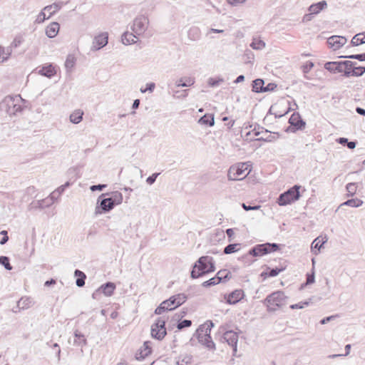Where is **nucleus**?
Wrapping results in <instances>:
<instances>
[{
    "instance_id": "obj_64",
    "label": "nucleus",
    "mask_w": 365,
    "mask_h": 365,
    "mask_svg": "<svg viewBox=\"0 0 365 365\" xmlns=\"http://www.w3.org/2000/svg\"><path fill=\"white\" fill-rule=\"evenodd\" d=\"M106 187V185L99 184L91 186L90 189L91 191L102 190Z\"/></svg>"
},
{
    "instance_id": "obj_53",
    "label": "nucleus",
    "mask_w": 365,
    "mask_h": 365,
    "mask_svg": "<svg viewBox=\"0 0 365 365\" xmlns=\"http://www.w3.org/2000/svg\"><path fill=\"white\" fill-rule=\"evenodd\" d=\"M155 88V84L154 83H147L145 88H141L140 89V91L143 93H144L147 91L152 93L154 91Z\"/></svg>"
},
{
    "instance_id": "obj_55",
    "label": "nucleus",
    "mask_w": 365,
    "mask_h": 365,
    "mask_svg": "<svg viewBox=\"0 0 365 365\" xmlns=\"http://www.w3.org/2000/svg\"><path fill=\"white\" fill-rule=\"evenodd\" d=\"M45 11H41L37 16L36 17V22L38 23V24H41L43 23L47 18L46 17V14H45Z\"/></svg>"
},
{
    "instance_id": "obj_44",
    "label": "nucleus",
    "mask_w": 365,
    "mask_h": 365,
    "mask_svg": "<svg viewBox=\"0 0 365 365\" xmlns=\"http://www.w3.org/2000/svg\"><path fill=\"white\" fill-rule=\"evenodd\" d=\"M224 81L223 78H210L207 81V83L209 86L210 87H215L217 86L220 83H222Z\"/></svg>"
},
{
    "instance_id": "obj_42",
    "label": "nucleus",
    "mask_w": 365,
    "mask_h": 365,
    "mask_svg": "<svg viewBox=\"0 0 365 365\" xmlns=\"http://www.w3.org/2000/svg\"><path fill=\"white\" fill-rule=\"evenodd\" d=\"M12 48H13L11 46H8L7 48L4 47L2 59L0 60V61L4 63L8 61V59L12 53Z\"/></svg>"
},
{
    "instance_id": "obj_1",
    "label": "nucleus",
    "mask_w": 365,
    "mask_h": 365,
    "mask_svg": "<svg viewBox=\"0 0 365 365\" xmlns=\"http://www.w3.org/2000/svg\"><path fill=\"white\" fill-rule=\"evenodd\" d=\"M24 100L20 95L7 96L0 103V109L9 117L21 113L24 109Z\"/></svg>"
},
{
    "instance_id": "obj_9",
    "label": "nucleus",
    "mask_w": 365,
    "mask_h": 365,
    "mask_svg": "<svg viewBox=\"0 0 365 365\" xmlns=\"http://www.w3.org/2000/svg\"><path fill=\"white\" fill-rule=\"evenodd\" d=\"M148 26V18L145 15H139L134 19L131 26V29L136 35L143 36L145 34Z\"/></svg>"
},
{
    "instance_id": "obj_22",
    "label": "nucleus",
    "mask_w": 365,
    "mask_h": 365,
    "mask_svg": "<svg viewBox=\"0 0 365 365\" xmlns=\"http://www.w3.org/2000/svg\"><path fill=\"white\" fill-rule=\"evenodd\" d=\"M327 241V237L320 238V237H317L312 243L311 250L314 253V255H317L318 252L322 247L323 245Z\"/></svg>"
},
{
    "instance_id": "obj_45",
    "label": "nucleus",
    "mask_w": 365,
    "mask_h": 365,
    "mask_svg": "<svg viewBox=\"0 0 365 365\" xmlns=\"http://www.w3.org/2000/svg\"><path fill=\"white\" fill-rule=\"evenodd\" d=\"M75 337H76L78 339H81L82 341H75L76 344H78V345H86V339L84 337V335L80 333L78 330H76L74 332Z\"/></svg>"
},
{
    "instance_id": "obj_5",
    "label": "nucleus",
    "mask_w": 365,
    "mask_h": 365,
    "mask_svg": "<svg viewBox=\"0 0 365 365\" xmlns=\"http://www.w3.org/2000/svg\"><path fill=\"white\" fill-rule=\"evenodd\" d=\"M187 295L180 293L171 296L168 299L163 301L155 310V314H161L165 311H171L185 303L187 300Z\"/></svg>"
},
{
    "instance_id": "obj_18",
    "label": "nucleus",
    "mask_w": 365,
    "mask_h": 365,
    "mask_svg": "<svg viewBox=\"0 0 365 365\" xmlns=\"http://www.w3.org/2000/svg\"><path fill=\"white\" fill-rule=\"evenodd\" d=\"M289 123L297 129H302L305 126V122L302 119L298 113H293L289 118Z\"/></svg>"
},
{
    "instance_id": "obj_27",
    "label": "nucleus",
    "mask_w": 365,
    "mask_h": 365,
    "mask_svg": "<svg viewBox=\"0 0 365 365\" xmlns=\"http://www.w3.org/2000/svg\"><path fill=\"white\" fill-rule=\"evenodd\" d=\"M83 112L81 110H76L70 115V121L73 124H78L83 120Z\"/></svg>"
},
{
    "instance_id": "obj_3",
    "label": "nucleus",
    "mask_w": 365,
    "mask_h": 365,
    "mask_svg": "<svg viewBox=\"0 0 365 365\" xmlns=\"http://www.w3.org/2000/svg\"><path fill=\"white\" fill-rule=\"evenodd\" d=\"M288 297L282 291L274 292L267 296L264 304L268 312H276L287 304Z\"/></svg>"
},
{
    "instance_id": "obj_17",
    "label": "nucleus",
    "mask_w": 365,
    "mask_h": 365,
    "mask_svg": "<svg viewBox=\"0 0 365 365\" xmlns=\"http://www.w3.org/2000/svg\"><path fill=\"white\" fill-rule=\"evenodd\" d=\"M115 289V284L113 282H106L101 285L98 290H96L92 295L93 298H95L96 294L98 292L101 291L106 297H110L114 290Z\"/></svg>"
},
{
    "instance_id": "obj_57",
    "label": "nucleus",
    "mask_w": 365,
    "mask_h": 365,
    "mask_svg": "<svg viewBox=\"0 0 365 365\" xmlns=\"http://www.w3.org/2000/svg\"><path fill=\"white\" fill-rule=\"evenodd\" d=\"M160 175L159 173H153L152 175L149 176L147 179H146V182L149 185H152L155 182L157 177Z\"/></svg>"
},
{
    "instance_id": "obj_49",
    "label": "nucleus",
    "mask_w": 365,
    "mask_h": 365,
    "mask_svg": "<svg viewBox=\"0 0 365 365\" xmlns=\"http://www.w3.org/2000/svg\"><path fill=\"white\" fill-rule=\"evenodd\" d=\"M192 324V322L190 320H188V319H184L181 322H180L178 324V329L179 330L180 329H182L183 328H185V327H190Z\"/></svg>"
},
{
    "instance_id": "obj_33",
    "label": "nucleus",
    "mask_w": 365,
    "mask_h": 365,
    "mask_svg": "<svg viewBox=\"0 0 365 365\" xmlns=\"http://www.w3.org/2000/svg\"><path fill=\"white\" fill-rule=\"evenodd\" d=\"M199 123L202 125L212 126L215 124L214 115L206 114L200 118Z\"/></svg>"
},
{
    "instance_id": "obj_56",
    "label": "nucleus",
    "mask_w": 365,
    "mask_h": 365,
    "mask_svg": "<svg viewBox=\"0 0 365 365\" xmlns=\"http://www.w3.org/2000/svg\"><path fill=\"white\" fill-rule=\"evenodd\" d=\"M346 58H351V59H357L360 61H365V53H360V54H355V55H351L346 56Z\"/></svg>"
},
{
    "instance_id": "obj_51",
    "label": "nucleus",
    "mask_w": 365,
    "mask_h": 365,
    "mask_svg": "<svg viewBox=\"0 0 365 365\" xmlns=\"http://www.w3.org/2000/svg\"><path fill=\"white\" fill-rule=\"evenodd\" d=\"M257 250V253L258 256H262L265 254H267V250H265L263 244L257 245L255 246Z\"/></svg>"
},
{
    "instance_id": "obj_47",
    "label": "nucleus",
    "mask_w": 365,
    "mask_h": 365,
    "mask_svg": "<svg viewBox=\"0 0 365 365\" xmlns=\"http://www.w3.org/2000/svg\"><path fill=\"white\" fill-rule=\"evenodd\" d=\"M23 42V38L21 36H16L12 42L11 43V46L14 48H16L19 47Z\"/></svg>"
},
{
    "instance_id": "obj_25",
    "label": "nucleus",
    "mask_w": 365,
    "mask_h": 365,
    "mask_svg": "<svg viewBox=\"0 0 365 365\" xmlns=\"http://www.w3.org/2000/svg\"><path fill=\"white\" fill-rule=\"evenodd\" d=\"M63 6L62 2L53 3V4L46 6L43 8V11H46L49 13V16L47 19L50 18L52 15L56 14L58 11H59Z\"/></svg>"
},
{
    "instance_id": "obj_39",
    "label": "nucleus",
    "mask_w": 365,
    "mask_h": 365,
    "mask_svg": "<svg viewBox=\"0 0 365 365\" xmlns=\"http://www.w3.org/2000/svg\"><path fill=\"white\" fill-rule=\"evenodd\" d=\"M219 283H220V277L215 276L210 279L209 280L204 282L202 285L204 287H209L211 286L218 284Z\"/></svg>"
},
{
    "instance_id": "obj_13",
    "label": "nucleus",
    "mask_w": 365,
    "mask_h": 365,
    "mask_svg": "<svg viewBox=\"0 0 365 365\" xmlns=\"http://www.w3.org/2000/svg\"><path fill=\"white\" fill-rule=\"evenodd\" d=\"M245 294L242 289H235L229 294H225L224 299L229 304H235L245 297Z\"/></svg>"
},
{
    "instance_id": "obj_31",
    "label": "nucleus",
    "mask_w": 365,
    "mask_h": 365,
    "mask_svg": "<svg viewBox=\"0 0 365 365\" xmlns=\"http://www.w3.org/2000/svg\"><path fill=\"white\" fill-rule=\"evenodd\" d=\"M152 349L150 346L149 341L144 342L143 345L140 349V357L142 359L145 358L151 354Z\"/></svg>"
},
{
    "instance_id": "obj_52",
    "label": "nucleus",
    "mask_w": 365,
    "mask_h": 365,
    "mask_svg": "<svg viewBox=\"0 0 365 365\" xmlns=\"http://www.w3.org/2000/svg\"><path fill=\"white\" fill-rule=\"evenodd\" d=\"M230 272H227V270H220L219 271L217 274H216V277H220V282L222 281V279H230Z\"/></svg>"
},
{
    "instance_id": "obj_26",
    "label": "nucleus",
    "mask_w": 365,
    "mask_h": 365,
    "mask_svg": "<svg viewBox=\"0 0 365 365\" xmlns=\"http://www.w3.org/2000/svg\"><path fill=\"white\" fill-rule=\"evenodd\" d=\"M103 212H107L110 211L114 207L115 205L112 202L111 199L103 198L100 202V206H99Z\"/></svg>"
},
{
    "instance_id": "obj_58",
    "label": "nucleus",
    "mask_w": 365,
    "mask_h": 365,
    "mask_svg": "<svg viewBox=\"0 0 365 365\" xmlns=\"http://www.w3.org/2000/svg\"><path fill=\"white\" fill-rule=\"evenodd\" d=\"M192 34V39H196L199 37V29L196 27L192 28L189 31V36Z\"/></svg>"
},
{
    "instance_id": "obj_59",
    "label": "nucleus",
    "mask_w": 365,
    "mask_h": 365,
    "mask_svg": "<svg viewBox=\"0 0 365 365\" xmlns=\"http://www.w3.org/2000/svg\"><path fill=\"white\" fill-rule=\"evenodd\" d=\"M277 87V85L273 83H269L266 86H264V92L272 91Z\"/></svg>"
},
{
    "instance_id": "obj_48",
    "label": "nucleus",
    "mask_w": 365,
    "mask_h": 365,
    "mask_svg": "<svg viewBox=\"0 0 365 365\" xmlns=\"http://www.w3.org/2000/svg\"><path fill=\"white\" fill-rule=\"evenodd\" d=\"M309 304V301L300 302L297 304H292L290 306V308L292 309H303V308L307 307Z\"/></svg>"
},
{
    "instance_id": "obj_14",
    "label": "nucleus",
    "mask_w": 365,
    "mask_h": 365,
    "mask_svg": "<svg viewBox=\"0 0 365 365\" xmlns=\"http://www.w3.org/2000/svg\"><path fill=\"white\" fill-rule=\"evenodd\" d=\"M34 302L31 297H23L18 302L16 307L13 309L14 313H17L21 310H24L33 306Z\"/></svg>"
},
{
    "instance_id": "obj_11",
    "label": "nucleus",
    "mask_w": 365,
    "mask_h": 365,
    "mask_svg": "<svg viewBox=\"0 0 365 365\" xmlns=\"http://www.w3.org/2000/svg\"><path fill=\"white\" fill-rule=\"evenodd\" d=\"M108 41V34L102 32L96 36L93 40L91 50L93 51H98L106 46Z\"/></svg>"
},
{
    "instance_id": "obj_34",
    "label": "nucleus",
    "mask_w": 365,
    "mask_h": 365,
    "mask_svg": "<svg viewBox=\"0 0 365 365\" xmlns=\"http://www.w3.org/2000/svg\"><path fill=\"white\" fill-rule=\"evenodd\" d=\"M351 43L356 46L362 43H365V34H357L351 39Z\"/></svg>"
},
{
    "instance_id": "obj_60",
    "label": "nucleus",
    "mask_w": 365,
    "mask_h": 365,
    "mask_svg": "<svg viewBox=\"0 0 365 365\" xmlns=\"http://www.w3.org/2000/svg\"><path fill=\"white\" fill-rule=\"evenodd\" d=\"M227 2L232 6H238L240 4H244L247 0H226Z\"/></svg>"
},
{
    "instance_id": "obj_10",
    "label": "nucleus",
    "mask_w": 365,
    "mask_h": 365,
    "mask_svg": "<svg viewBox=\"0 0 365 365\" xmlns=\"http://www.w3.org/2000/svg\"><path fill=\"white\" fill-rule=\"evenodd\" d=\"M165 325V320L161 317H158L155 322L151 326V336L152 337L162 340L167 334Z\"/></svg>"
},
{
    "instance_id": "obj_30",
    "label": "nucleus",
    "mask_w": 365,
    "mask_h": 365,
    "mask_svg": "<svg viewBox=\"0 0 365 365\" xmlns=\"http://www.w3.org/2000/svg\"><path fill=\"white\" fill-rule=\"evenodd\" d=\"M356 63L353 62V66L350 70V76H361L365 73V67L364 66H356Z\"/></svg>"
},
{
    "instance_id": "obj_54",
    "label": "nucleus",
    "mask_w": 365,
    "mask_h": 365,
    "mask_svg": "<svg viewBox=\"0 0 365 365\" xmlns=\"http://www.w3.org/2000/svg\"><path fill=\"white\" fill-rule=\"evenodd\" d=\"M69 186H70V182H66L65 184L61 185L57 189H56L55 191L58 194V196H60L65 191V190L67 187H68Z\"/></svg>"
},
{
    "instance_id": "obj_46",
    "label": "nucleus",
    "mask_w": 365,
    "mask_h": 365,
    "mask_svg": "<svg viewBox=\"0 0 365 365\" xmlns=\"http://www.w3.org/2000/svg\"><path fill=\"white\" fill-rule=\"evenodd\" d=\"M265 250H267V253L274 252L279 248V245L276 243H265L263 244Z\"/></svg>"
},
{
    "instance_id": "obj_38",
    "label": "nucleus",
    "mask_w": 365,
    "mask_h": 365,
    "mask_svg": "<svg viewBox=\"0 0 365 365\" xmlns=\"http://www.w3.org/2000/svg\"><path fill=\"white\" fill-rule=\"evenodd\" d=\"M362 204H363V201L361 200L358 199V198H353V199L346 200V202L342 203L341 205V206L342 205H348V206H350L352 207H359L361 205H362Z\"/></svg>"
},
{
    "instance_id": "obj_20",
    "label": "nucleus",
    "mask_w": 365,
    "mask_h": 365,
    "mask_svg": "<svg viewBox=\"0 0 365 365\" xmlns=\"http://www.w3.org/2000/svg\"><path fill=\"white\" fill-rule=\"evenodd\" d=\"M138 36H139L136 35L133 32L130 33L128 31H126L122 35L121 41L122 43L125 45L133 44L137 42Z\"/></svg>"
},
{
    "instance_id": "obj_4",
    "label": "nucleus",
    "mask_w": 365,
    "mask_h": 365,
    "mask_svg": "<svg viewBox=\"0 0 365 365\" xmlns=\"http://www.w3.org/2000/svg\"><path fill=\"white\" fill-rule=\"evenodd\" d=\"M214 324L212 321H207L205 324L200 325L196 331L198 342L209 349H215V344L213 342L210 331Z\"/></svg>"
},
{
    "instance_id": "obj_40",
    "label": "nucleus",
    "mask_w": 365,
    "mask_h": 365,
    "mask_svg": "<svg viewBox=\"0 0 365 365\" xmlns=\"http://www.w3.org/2000/svg\"><path fill=\"white\" fill-rule=\"evenodd\" d=\"M284 269V268H273L271 269L269 272H263L262 273V276H268L269 277H273L277 276L281 272H282Z\"/></svg>"
},
{
    "instance_id": "obj_28",
    "label": "nucleus",
    "mask_w": 365,
    "mask_h": 365,
    "mask_svg": "<svg viewBox=\"0 0 365 365\" xmlns=\"http://www.w3.org/2000/svg\"><path fill=\"white\" fill-rule=\"evenodd\" d=\"M74 275L77 277L76 281V286L78 287H83L85 284V279L86 278L85 273L79 269H76L74 272Z\"/></svg>"
},
{
    "instance_id": "obj_7",
    "label": "nucleus",
    "mask_w": 365,
    "mask_h": 365,
    "mask_svg": "<svg viewBox=\"0 0 365 365\" xmlns=\"http://www.w3.org/2000/svg\"><path fill=\"white\" fill-rule=\"evenodd\" d=\"M353 66V61H329L324 64V68L331 73H344L346 78L349 77L350 70Z\"/></svg>"
},
{
    "instance_id": "obj_35",
    "label": "nucleus",
    "mask_w": 365,
    "mask_h": 365,
    "mask_svg": "<svg viewBox=\"0 0 365 365\" xmlns=\"http://www.w3.org/2000/svg\"><path fill=\"white\" fill-rule=\"evenodd\" d=\"M76 59L72 54L68 55L66 61L65 67L68 71H71L76 64Z\"/></svg>"
},
{
    "instance_id": "obj_63",
    "label": "nucleus",
    "mask_w": 365,
    "mask_h": 365,
    "mask_svg": "<svg viewBox=\"0 0 365 365\" xmlns=\"http://www.w3.org/2000/svg\"><path fill=\"white\" fill-rule=\"evenodd\" d=\"M337 317V315H331V316H329V317H325L324 319H322L321 321H320V324H327V322L336 319Z\"/></svg>"
},
{
    "instance_id": "obj_8",
    "label": "nucleus",
    "mask_w": 365,
    "mask_h": 365,
    "mask_svg": "<svg viewBox=\"0 0 365 365\" xmlns=\"http://www.w3.org/2000/svg\"><path fill=\"white\" fill-rule=\"evenodd\" d=\"M301 186L295 185L286 192L282 193L278 199L277 203L280 206H285L299 199V189Z\"/></svg>"
},
{
    "instance_id": "obj_43",
    "label": "nucleus",
    "mask_w": 365,
    "mask_h": 365,
    "mask_svg": "<svg viewBox=\"0 0 365 365\" xmlns=\"http://www.w3.org/2000/svg\"><path fill=\"white\" fill-rule=\"evenodd\" d=\"M0 264L4 267L6 270H11L12 266L10 264L9 258L6 256L0 257Z\"/></svg>"
},
{
    "instance_id": "obj_23",
    "label": "nucleus",
    "mask_w": 365,
    "mask_h": 365,
    "mask_svg": "<svg viewBox=\"0 0 365 365\" xmlns=\"http://www.w3.org/2000/svg\"><path fill=\"white\" fill-rule=\"evenodd\" d=\"M327 6V4L326 1H322L317 4H312L309 7V11L311 12V14H317L321 11L324 9Z\"/></svg>"
},
{
    "instance_id": "obj_36",
    "label": "nucleus",
    "mask_w": 365,
    "mask_h": 365,
    "mask_svg": "<svg viewBox=\"0 0 365 365\" xmlns=\"http://www.w3.org/2000/svg\"><path fill=\"white\" fill-rule=\"evenodd\" d=\"M109 199H111L112 202L115 205H118L122 203L123 202V195L121 192L118 191H115L111 193V197H108Z\"/></svg>"
},
{
    "instance_id": "obj_19",
    "label": "nucleus",
    "mask_w": 365,
    "mask_h": 365,
    "mask_svg": "<svg viewBox=\"0 0 365 365\" xmlns=\"http://www.w3.org/2000/svg\"><path fill=\"white\" fill-rule=\"evenodd\" d=\"M60 29V25L57 22H51L46 28V35L50 38H54L58 34Z\"/></svg>"
},
{
    "instance_id": "obj_41",
    "label": "nucleus",
    "mask_w": 365,
    "mask_h": 365,
    "mask_svg": "<svg viewBox=\"0 0 365 365\" xmlns=\"http://www.w3.org/2000/svg\"><path fill=\"white\" fill-rule=\"evenodd\" d=\"M348 196H354L356 192L357 185L354 182L348 183L346 186Z\"/></svg>"
},
{
    "instance_id": "obj_21",
    "label": "nucleus",
    "mask_w": 365,
    "mask_h": 365,
    "mask_svg": "<svg viewBox=\"0 0 365 365\" xmlns=\"http://www.w3.org/2000/svg\"><path fill=\"white\" fill-rule=\"evenodd\" d=\"M38 73L43 76L51 78L56 73V71L55 68L51 65H46L43 66L41 68H40L38 71Z\"/></svg>"
},
{
    "instance_id": "obj_29",
    "label": "nucleus",
    "mask_w": 365,
    "mask_h": 365,
    "mask_svg": "<svg viewBox=\"0 0 365 365\" xmlns=\"http://www.w3.org/2000/svg\"><path fill=\"white\" fill-rule=\"evenodd\" d=\"M264 81L261 78H257L253 81L252 91L255 93H264Z\"/></svg>"
},
{
    "instance_id": "obj_62",
    "label": "nucleus",
    "mask_w": 365,
    "mask_h": 365,
    "mask_svg": "<svg viewBox=\"0 0 365 365\" xmlns=\"http://www.w3.org/2000/svg\"><path fill=\"white\" fill-rule=\"evenodd\" d=\"M314 282V272L312 274H307L306 284H310Z\"/></svg>"
},
{
    "instance_id": "obj_32",
    "label": "nucleus",
    "mask_w": 365,
    "mask_h": 365,
    "mask_svg": "<svg viewBox=\"0 0 365 365\" xmlns=\"http://www.w3.org/2000/svg\"><path fill=\"white\" fill-rule=\"evenodd\" d=\"M240 247L241 245L240 243L229 244L224 248L223 252L225 255H230L239 251Z\"/></svg>"
},
{
    "instance_id": "obj_50",
    "label": "nucleus",
    "mask_w": 365,
    "mask_h": 365,
    "mask_svg": "<svg viewBox=\"0 0 365 365\" xmlns=\"http://www.w3.org/2000/svg\"><path fill=\"white\" fill-rule=\"evenodd\" d=\"M314 64L312 61H307L303 66H302V71L304 73H308L312 68L314 67Z\"/></svg>"
},
{
    "instance_id": "obj_24",
    "label": "nucleus",
    "mask_w": 365,
    "mask_h": 365,
    "mask_svg": "<svg viewBox=\"0 0 365 365\" xmlns=\"http://www.w3.org/2000/svg\"><path fill=\"white\" fill-rule=\"evenodd\" d=\"M195 82V78L192 77H183L176 81L175 86L177 87H187L192 86Z\"/></svg>"
},
{
    "instance_id": "obj_6",
    "label": "nucleus",
    "mask_w": 365,
    "mask_h": 365,
    "mask_svg": "<svg viewBox=\"0 0 365 365\" xmlns=\"http://www.w3.org/2000/svg\"><path fill=\"white\" fill-rule=\"evenodd\" d=\"M250 165L247 163H239L230 167L227 172L229 180H241L245 178L250 172Z\"/></svg>"
},
{
    "instance_id": "obj_12",
    "label": "nucleus",
    "mask_w": 365,
    "mask_h": 365,
    "mask_svg": "<svg viewBox=\"0 0 365 365\" xmlns=\"http://www.w3.org/2000/svg\"><path fill=\"white\" fill-rule=\"evenodd\" d=\"M222 339L232 348L233 355H235L237 350V334L233 331H227L224 333Z\"/></svg>"
},
{
    "instance_id": "obj_15",
    "label": "nucleus",
    "mask_w": 365,
    "mask_h": 365,
    "mask_svg": "<svg viewBox=\"0 0 365 365\" xmlns=\"http://www.w3.org/2000/svg\"><path fill=\"white\" fill-rule=\"evenodd\" d=\"M327 43L334 50H336L346 43V38L341 36H332L327 40Z\"/></svg>"
},
{
    "instance_id": "obj_16",
    "label": "nucleus",
    "mask_w": 365,
    "mask_h": 365,
    "mask_svg": "<svg viewBox=\"0 0 365 365\" xmlns=\"http://www.w3.org/2000/svg\"><path fill=\"white\" fill-rule=\"evenodd\" d=\"M59 196H58V194L54 190L46 199L38 200L37 201V207L41 208V209H43L45 207H48L53 203H54L55 200H57V198Z\"/></svg>"
},
{
    "instance_id": "obj_37",
    "label": "nucleus",
    "mask_w": 365,
    "mask_h": 365,
    "mask_svg": "<svg viewBox=\"0 0 365 365\" xmlns=\"http://www.w3.org/2000/svg\"><path fill=\"white\" fill-rule=\"evenodd\" d=\"M250 46L255 50H262L265 47V43L258 38H254Z\"/></svg>"
},
{
    "instance_id": "obj_61",
    "label": "nucleus",
    "mask_w": 365,
    "mask_h": 365,
    "mask_svg": "<svg viewBox=\"0 0 365 365\" xmlns=\"http://www.w3.org/2000/svg\"><path fill=\"white\" fill-rule=\"evenodd\" d=\"M242 206L244 208V210H246V211L256 210L259 209V207H260L259 205L250 206V205H247L245 203H242Z\"/></svg>"
},
{
    "instance_id": "obj_2",
    "label": "nucleus",
    "mask_w": 365,
    "mask_h": 365,
    "mask_svg": "<svg viewBox=\"0 0 365 365\" xmlns=\"http://www.w3.org/2000/svg\"><path fill=\"white\" fill-rule=\"evenodd\" d=\"M215 270V266L213 257L202 256L195 263L190 276L192 279H196Z\"/></svg>"
}]
</instances>
